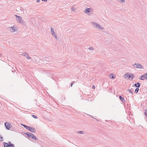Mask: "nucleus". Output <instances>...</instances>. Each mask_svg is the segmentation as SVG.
I'll return each mask as SVG.
<instances>
[{"mask_svg": "<svg viewBox=\"0 0 147 147\" xmlns=\"http://www.w3.org/2000/svg\"><path fill=\"white\" fill-rule=\"evenodd\" d=\"M3 145L4 147H15L14 145L11 143L10 142H9L8 143L4 142Z\"/></svg>", "mask_w": 147, "mask_h": 147, "instance_id": "f257e3e1", "label": "nucleus"}, {"mask_svg": "<svg viewBox=\"0 0 147 147\" xmlns=\"http://www.w3.org/2000/svg\"><path fill=\"white\" fill-rule=\"evenodd\" d=\"M132 66L135 67V68L142 69L143 67L142 65L138 63H135L134 64L132 65Z\"/></svg>", "mask_w": 147, "mask_h": 147, "instance_id": "f03ea898", "label": "nucleus"}, {"mask_svg": "<svg viewBox=\"0 0 147 147\" xmlns=\"http://www.w3.org/2000/svg\"><path fill=\"white\" fill-rule=\"evenodd\" d=\"M27 129L29 131L33 133L36 132V130L33 127L28 126Z\"/></svg>", "mask_w": 147, "mask_h": 147, "instance_id": "7ed1b4c3", "label": "nucleus"}, {"mask_svg": "<svg viewBox=\"0 0 147 147\" xmlns=\"http://www.w3.org/2000/svg\"><path fill=\"white\" fill-rule=\"evenodd\" d=\"M91 10H92L91 8H86L85 10H84V13L88 15H89V13L91 11Z\"/></svg>", "mask_w": 147, "mask_h": 147, "instance_id": "20e7f679", "label": "nucleus"}, {"mask_svg": "<svg viewBox=\"0 0 147 147\" xmlns=\"http://www.w3.org/2000/svg\"><path fill=\"white\" fill-rule=\"evenodd\" d=\"M139 79L141 80H144L145 79L146 80V73L144 74L143 75L140 76L139 77Z\"/></svg>", "mask_w": 147, "mask_h": 147, "instance_id": "39448f33", "label": "nucleus"}, {"mask_svg": "<svg viewBox=\"0 0 147 147\" xmlns=\"http://www.w3.org/2000/svg\"><path fill=\"white\" fill-rule=\"evenodd\" d=\"M14 16L16 18H18L17 19V20H18V23H19L20 22H21V20H22V17L20 16H19L17 15H14Z\"/></svg>", "mask_w": 147, "mask_h": 147, "instance_id": "423d86ee", "label": "nucleus"}, {"mask_svg": "<svg viewBox=\"0 0 147 147\" xmlns=\"http://www.w3.org/2000/svg\"><path fill=\"white\" fill-rule=\"evenodd\" d=\"M5 125L7 129H9L10 127H9V123L6 122L5 123Z\"/></svg>", "mask_w": 147, "mask_h": 147, "instance_id": "0eeeda50", "label": "nucleus"}, {"mask_svg": "<svg viewBox=\"0 0 147 147\" xmlns=\"http://www.w3.org/2000/svg\"><path fill=\"white\" fill-rule=\"evenodd\" d=\"M135 86L137 88H139L140 86V83L138 82L135 83L134 84L132 85V86Z\"/></svg>", "mask_w": 147, "mask_h": 147, "instance_id": "6e6552de", "label": "nucleus"}, {"mask_svg": "<svg viewBox=\"0 0 147 147\" xmlns=\"http://www.w3.org/2000/svg\"><path fill=\"white\" fill-rule=\"evenodd\" d=\"M30 135H31L30 138L32 139L35 140H37L38 139L35 137V136H34V134H31Z\"/></svg>", "mask_w": 147, "mask_h": 147, "instance_id": "1a4fd4ad", "label": "nucleus"}, {"mask_svg": "<svg viewBox=\"0 0 147 147\" xmlns=\"http://www.w3.org/2000/svg\"><path fill=\"white\" fill-rule=\"evenodd\" d=\"M24 56L28 59H30L31 58L29 56L28 54L26 52H24Z\"/></svg>", "mask_w": 147, "mask_h": 147, "instance_id": "9d476101", "label": "nucleus"}, {"mask_svg": "<svg viewBox=\"0 0 147 147\" xmlns=\"http://www.w3.org/2000/svg\"><path fill=\"white\" fill-rule=\"evenodd\" d=\"M119 98L120 100L122 102H125V99L121 96L120 95L119 96Z\"/></svg>", "mask_w": 147, "mask_h": 147, "instance_id": "9b49d317", "label": "nucleus"}, {"mask_svg": "<svg viewBox=\"0 0 147 147\" xmlns=\"http://www.w3.org/2000/svg\"><path fill=\"white\" fill-rule=\"evenodd\" d=\"M91 23L93 24V26L95 28H96L98 24H97L94 22H91Z\"/></svg>", "mask_w": 147, "mask_h": 147, "instance_id": "f8f14e48", "label": "nucleus"}, {"mask_svg": "<svg viewBox=\"0 0 147 147\" xmlns=\"http://www.w3.org/2000/svg\"><path fill=\"white\" fill-rule=\"evenodd\" d=\"M134 77V74H129L128 76V78L130 79L131 78V80H132Z\"/></svg>", "mask_w": 147, "mask_h": 147, "instance_id": "ddd939ff", "label": "nucleus"}, {"mask_svg": "<svg viewBox=\"0 0 147 147\" xmlns=\"http://www.w3.org/2000/svg\"><path fill=\"white\" fill-rule=\"evenodd\" d=\"M13 26H11L8 27L7 29L8 30L10 31L11 32H12L13 29Z\"/></svg>", "mask_w": 147, "mask_h": 147, "instance_id": "4468645a", "label": "nucleus"}, {"mask_svg": "<svg viewBox=\"0 0 147 147\" xmlns=\"http://www.w3.org/2000/svg\"><path fill=\"white\" fill-rule=\"evenodd\" d=\"M98 29H103L104 30V28L102 27H101V26L99 24H98L97 26L96 27Z\"/></svg>", "mask_w": 147, "mask_h": 147, "instance_id": "2eb2a0df", "label": "nucleus"}, {"mask_svg": "<svg viewBox=\"0 0 147 147\" xmlns=\"http://www.w3.org/2000/svg\"><path fill=\"white\" fill-rule=\"evenodd\" d=\"M27 135V136L30 138L31 135H30L31 134H32V133H30L27 132L26 133H25Z\"/></svg>", "mask_w": 147, "mask_h": 147, "instance_id": "dca6fc26", "label": "nucleus"}, {"mask_svg": "<svg viewBox=\"0 0 147 147\" xmlns=\"http://www.w3.org/2000/svg\"><path fill=\"white\" fill-rule=\"evenodd\" d=\"M19 23H21L22 25H23L24 26H26V25L25 22L24 21V20H21V22H20Z\"/></svg>", "mask_w": 147, "mask_h": 147, "instance_id": "f3484780", "label": "nucleus"}, {"mask_svg": "<svg viewBox=\"0 0 147 147\" xmlns=\"http://www.w3.org/2000/svg\"><path fill=\"white\" fill-rule=\"evenodd\" d=\"M51 32L52 33V34H54V33H55L54 29L53 27H51Z\"/></svg>", "mask_w": 147, "mask_h": 147, "instance_id": "a211bd4d", "label": "nucleus"}, {"mask_svg": "<svg viewBox=\"0 0 147 147\" xmlns=\"http://www.w3.org/2000/svg\"><path fill=\"white\" fill-rule=\"evenodd\" d=\"M115 76H114L113 74H111L110 76V78L111 79H114L115 78Z\"/></svg>", "mask_w": 147, "mask_h": 147, "instance_id": "6ab92c4d", "label": "nucleus"}, {"mask_svg": "<svg viewBox=\"0 0 147 147\" xmlns=\"http://www.w3.org/2000/svg\"><path fill=\"white\" fill-rule=\"evenodd\" d=\"M133 89L132 88L131 89H129L128 90V91L129 92V93L131 94H133Z\"/></svg>", "mask_w": 147, "mask_h": 147, "instance_id": "aec40b11", "label": "nucleus"}, {"mask_svg": "<svg viewBox=\"0 0 147 147\" xmlns=\"http://www.w3.org/2000/svg\"><path fill=\"white\" fill-rule=\"evenodd\" d=\"M139 89L138 88H137L135 90V92L136 94L139 91Z\"/></svg>", "mask_w": 147, "mask_h": 147, "instance_id": "412c9836", "label": "nucleus"}, {"mask_svg": "<svg viewBox=\"0 0 147 147\" xmlns=\"http://www.w3.org/2000/svg\"><path fill=\"white\" fill-rule=\"evenodd\" d=\"M118 1L121 3H125V0H117Z\"/></svg>", "mask_w": 147, "mask_h": 147, "instance_id": "4be33fe9", "label": "nucleus"}, {"mask_svg": "<svg viewBox=\"0 0 147 147\" xmlns=\"http://www.w3.org/2000/svg\"><path fill=\"white\" fill-rule=\"evenodd\" d=\"M144 114L145 115L147 119V110L146 109L145 110Z\"/></svg>", "mask_w": 147, "mask_h": 147, "instance_id": "5701e85b", "label": "nucleus"}, {"mask_svg": "<svg viewBox=\"0 0 147 147\" xmlns=\"http://www.w3.org/2000/svg\"><path fill=\"white\" fill-rule=\"evenodd\" d=\"M21 125L22 126H24L26 129L28 127V126H27L26 125L23 124H21Z\"/></svg>", "mask_w": 147, "mask_h": 147, "instance_id": "b1692460", "label": "nucleus"}, {"mask_svg": "<svg viewBox=\"0 0 147 147\" xmlns=\"http://www.w3.org/2000/svg\"><path fill=\"white\" fill-rule=\"evenodd\" d=\"M129 76V74H125V78H128Z\"/></svg>", "mask_w": 147, "mask_h": 147, "instance_id": "393cba45", "label": "nucleus"}, {"mask_svg": "<svg viewBox=\"0 0 147 147\" xmlns=\"http://www.w3.org/2000/svg\"><path fill=\"white\" fill-rule=\"evenodd\" d=\"M32 116L34 118H35V119H36L37 118V117L36 116V115H32Z\"/></svg>", "mask_w": 147, "mask_h": 147, "instance_id": "a878e982", "label": "nucleus"}, {"mask_svg": "<svg viewBox=\"0 0 147 147\" xmlns=\"http://www.w3.org/2000/svg\"><path fill=\"white\" fill-rule=\"evenodd\" d=\"M78 134H83L84 133V132L82 131H78Z\"/></svg>", "mask_w": 147, "mask_h": 147, "instance_id": "bb28decb", "label": "nucleus"}, {"mask_svg": "<svg viewBox=\"0 0 147 147\" xmlns=\"http://www.w3.org/2000/svg\"><path fill=\"white\" fill-rule=\"evenodd\" d=\"M17 31V29H13L12 32H16Z\"/></svg>", "mask_w": 147, "mask_h": 147, "instance_id": "cd10ccee", "label": "nucleus"}, {"mask_svg": "<svg viewBox=\"0 0 147 147\" xmlns=\"http://www.w3.org/2000/svg\"><path fill=\"white\" fill-rule=\"evenodd\" d=\"M3 140V137L2 136L0 137V141H2Z\"/></svg>", "mask_w": 147, "mask_h": 147, "instance_id": "c85d7f7f", "label": "nucleus"}, {"mask_svg": "<svg viewBox=\"0 0 147 147\" xmlns=\"http://www.w3.org/2000/svg\"><path fill=\"white\" fill-rule=\"evenodd\" d=\"M71 10L73 11H75V8L74 7H72L71 8Z\"/></svg>", "mask_w": 147, "mask_h": 147, "instance_id": "c756f323", "label": "nucleus"}, {"mask_svg": "<svg viewBox=\"0 0 147 147\" xmlns=\"http://www.w3.org/2000/svg\"><path fill=\"white\" fill-rule=\"evenodd\" d=\"M88 49L90 50H93L94 49V48L92 47H90Z\"/></svg>", "mask_w": 147, "mask_h": 147, "instance_id": "7c9ffc66", "label": "nucleus"}, {"mask_svg": "<svg viewBox=\"0 0 147 147\" xmlns=\"http://www.w3.org/2000/svg\"><path fill=\"white\" fill-rule=\"evenodd\" d=\"M52 35L54 37H55V36H57L56 34L55 33H54V34H52Z\"/></svg>", "mask_w": 147, "mask_h": 147, "instance_id": "2f4dec72", "label": "nucleus"}, {"mask_svg": "<svg viewBox=\"0 0 147 147\" xmlns=\"http://www.w3.org/2000/svg\"><path fill=\"white\" fill-rule=\"evenodd\" d=\"M42 1L44 2H47V0H41Z\"/></svg>", "mask_w": 147, "mask_h": 147, "instance_id": "473e14b6", "label": "nucleus"}, {"mask_svg": "<svg viewBox=\"0 0 147 147\" xmlns=\"http://www.w3.org/2000/svg\"><path fill=\"white\" fill-rule=\"evenodd\" d=\"M40 1V0H37L36 2L38 3H39Z\"/></svg>", "mask_w": 147, "mask_h": 147, "instance_id": "72a5a7b5", "label": "nucleus"}, {"mask_svg": "<svg viewBox=\"0 0 147 147\" xmlns=\"http://www.w3.org/2000/svg\"><path fill=\"white\" fill-rule=\"evenodd\" d=\"M95 88V86H94L93 85V86H92V88L93 89H94Z\"/></svg>", "mask_w": 147, "mask_h": 147, "instance_id": "f704fd0d", "label": "nucleus"}, {"mask_svg": "<svg viewBox=\"0 0 147 147\" xmlns=\"http://www.w3.org/2000/svg\"><path fill=\"white\" fill-rule=\"evenodd\" d=\"M55 39H57V40H58V38H57V36H55Z\"/></svg>", "mask_w": 147, "mask_h": 147, "instance_id": "c9c22d12", "label": "nucleus"}, {"mask_svg": "<svg viewBox=\"0 0 147 147\" xmlns=\"http://www.w3.org/2000/svg\"><path fill=\"white\" fill-rule=\"evenodd\" d=\"M146 80H147V73H146Z\"/></svg>", "mask_w": 147, "mask_h": 147, "instance_id": "e433bc0d", "label": "nucleus"}, {"mask_svg": "<svg viewBox=\"0 0 147 147\" xmlns=\"http://www.w3.org/2000/svg\"><path fill=\"white\" fill-rule=\"evenodd\" d=\"M24 52L23 53H22V54H21V55H24Z\"/></svg>", "mask_w": 147, "mask_h": 147, "instance_id": "4c0bfd02", "label": "nucleus"}, {"mask_svg": "<svg viewBox=\"0 0 147 147\" xmlns=\"http://www.w3.org/2000/svg\"><path fill=\"white\" fill-rule=\"evenodd\" d=\"M90 117H92L93 118H94L95 119H96V120H97V121H98V120H97V119H96V118H94L93 117H92V116H90Z\"/></svg>", "mask_w": 147, "mask_h": 147, "instance_id": "58836bf2", "label": "nucleus"}, {"mask_svg": "<svg viewBox=\"0 0 147 147\" xmlns=\"http://www.w3.org/2000/svg\"><path fill=\"white\" fill-rule=\"evenodd\" d=\"M12 69H11V71H12V72H13V69H13V68H12Z\"/></svg>", "mask_w": 147, "mask_h": 147, "instance_id": "ea45409f", "label": "nucleus"}, {"mask_svg": "<svg viewBox=\"0 0 147 147\" xmlns=\"http://www.w3.org/2000/svg\"><path fill=\"white\" fill-rule=\"evenodd\" d=\"M73 83H72V84H71V87H72V86H73Z\"/></svg>", "mask_w": 147, "mask_h": 147, "instance_id": "a19ab883", "label": "nucleus"}, {"mask_svg": "<svg viewBox=\"0 0 147 147\" xmlns=\"http://www.w3.org/2000/svg\"><path fill=\"white\" fill-rule=\"evenodd\" d=\"M21 9V11H24V10L23 9Z\"/></svg>", "mask_w": 147, "mask_h": 147, "instance_id": "79ce46f5", "label": "nucleus"}, {"mask_svg": "<svg viewBox=\"0 0 147 147\" xmlns=\"http://www.w3.org/2000/svg\"><path fill=\"white\" fill-rule=\"evenodd\" d=\"M2 56V55L0 53V57H1Z\"/></svg>", "mask_w": 147, "mask_h": 147, "instance_id": "37998d69", "label": "nucleus"}, {"mask_svg": "<svg viewBox=\"0 0 147 147\" xmlns=\"http://www.w3.org/2000/svg\"><path fill=\"white\" fill-rule=\"evenodd\" d=\"M73 82V83H74V82Z\"/></svg>", "mask_w": 147, "mask_h": 147, "instance_id": "c03bdc74", "label": "nucleus"}]
</instances>
